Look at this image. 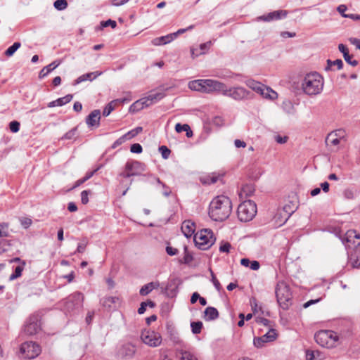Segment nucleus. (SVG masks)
<instances>
[{
	"instance_id": "1",
	"label": "nucleus",
	"mask_w": 360,
	"mask_h": 360,
	"mask_svg": "<svg viewBox=\"0 0 360 360\" xmlns=\"http://www.w3.org/2000/svg\"><path fill=\"white\" fill-rule=\"evenodd\" d=\"M232 202L226 195H218L212 199L209 206V216L215 221H223L231 214Z\"/></svg>"
},
{
	"instance_id": "2",
	"label": "nucleus",
	"mask_w": 360,
	"mask_h": 360,
	"mask_svg": "<svg viewBox=\"0 0 360 360\" xmlns=\"http://www.w3.org/2000/svg\"><path fill=\"white\" fill-rule=\"evenodd\" d=\"M323 87V77L317 72L307 74L302 80V89L309 96L320 94Z\"/></svg>"
},
{
	"instance_id": "3",
	"label": "nucleus",
	"mask_w": 360,
	"mask_h": 360,
	"mask_svg": "<svg viewBox=\"0 0 360 360\" xmlns=\"http://www.w3.org/2000/svg\"><path fill=\"white\" fill-rule=\"evenodd\" d=\"M215 240L211 229H202L193 236L195 246L202 250L209 249L214 243Z\"/></svg>"
},
{
	"instance_id": "4",
	"label": "nucleus",
	"mask_w": 360,
	"mask_h": 360,
	"mask_svg": "<svg viewBox=\"0 0 360 360\" xmlns=\"http://www.w3.org/2000/svg\"><path fill=\"white\" fill-rule=\"evenodd\" d=\"M276 297L279 306L284 310L289 309L292 304V294L288 285L280 282L276 287Z\"/></svg>"
},
{
	"instance_id": "5",
	"label": "nucleus",
	"mask_w": 360,
	"mask_h": 360,
	"mask_svg": "<svg viewBox=\"0 0 360 360\" xmlns=\"http://www.w3.org/2000/svg\"><path fill=\"white\" fill-rule=\"evenodd\" d=\"M257 212L256 203L250 200H245L238 207L237 214L240 221L248 222L251 221Z\"/></svg>"
},
{
	"instance_id": "6",
	"label": "nucleus",
	"mask_w": 360,
	"mask_h": 360,
	"mask_svg": "<svg viewBox=\"0 0 360 360\" xmlns=\"http://www.w3.org/2000/svg\"><path fill=\"white\" fill-rule=\"evenodd\" d=\"M314 339L321 347L333 348L335 347L338 337L333 330H319L315 333Z\"/></svg>"
},
{
	"instance_id": "7",
	"label": "nucleus",
	"mask_w": 360,
	"mask_h": 360,
	"mask_svg": "<svg viewBox=\"0 0 360 360\" xmlns=\"http://www.w3.org/2000/svg\"><path fill=\"white\" fill-rule=\"evenodd\" d=\"M223 96L231 97L236 101H242L251 98L253 94L241 86L227 88L226 85Z\"/></svg>"
},
{
	"instance_id": "8",
	"label": "nucleus",
	"mask_w": 360,
	"mask_h": 360,
	"mask_svg": "<svg viewBox=\"0 0 360 360\" xmlns=\"http://www.w3.org/2000/svg\"><path fill=\"white\" fill-rule=\"evenodd\" d=\"M20 353L25 359H32L37 357L41 353V347L37 343L30 341L22 343L20 348Z\"/></svg>"
},
{
	"instance_id": "9",
	"label": "nucleus",
	"mask_w": 360,
	"mask_h": 360,
	"mask_svg": "<svg viewBox=\"0 0 360 360\" xmlns=\"http://www.w3.org/2000/svg\"><path fill=\"white\" fill-rule=\"evenodd\" d=\"M41 329V316L37 314H32L26 321L24 332L28 335L37 333Z\"/></svg>"
},
{
	"instance_id": "10",
	"label": "nucleus",
	"mask_w": 360,
	"mask_h": 360,
	"mask_svg": "<svg viewBox=\"0 0 360 360\" xmlns=\"http://www.w3.org/2000/svg\"><path fill=\"white\" fill-rule=\"evenodd\" d=\"M141 338L144 344L151 347H158L162 341V336L158 332L149 330L142 331Z\"/></svg>"
},
{
	"instance_id": "11",
	"label": "nucleus",
	"mask_w": 360,
	"mask_h": 360,
	"mask_svg": "<svg viewBox=\"0 0 360 360\" xmlns=\"http://www.w3.org/2000/svg\"><path fill=\"white\" fill-rule=\"evenodd\" d=\"M204 93L218 92L223 95L226 84L217 80L204 79Z\"/></svg>"
},
{
	"instance_id": "12",
	"label": "nucleus",
	"mask_w": 360,
	"mask_h": 360,
	"mask_svg": "<svg viewBox=\"0 0 360 360\" xmlns=\"http://www.w3.org/2000/svg\"><path fill=\"white\" fill-rule=\"evenodd\" d=\"M136 346L130 342L122 345L117 352V355L122 359H131L136 354Z\"/></svg>"
},
{
	"instance_id": "13",
	"label": "nucleus",
	"mask_w": 360,
	"mask_h": 360,
	"mask_svg": "<svg viewBox=\"0 0 360 360\" xmlns=\"http://www.w3.org/2000/svg\"><path fill=\"white\" fill-rule=\"evenodd\" d=\"M84 300V295L80 292H75L65 299V305L68 309L82 307Z\"/></svg>"
},
{
	"instance_id": "14",
	"label": "nucleus",
	"mask_w": 360,
	"mask_h": 360,
	"mask_svg": "<svg viewBox=\"0 0 360 360\" xmlns=\"http://www.w3.org/2000/svg\"><path fill=\"white\" fill-rule=\"evenodd\" d=\"M278 334L275 329H269V330L262 336L254 338V346L257 348H261L264 345L265 343L275 340Z\"/></svg>"
},
{
	"instance_id": "15",
	"label": "nucleus",
	"mask_w": 360,
	"mask_h": 360,
	"mask_svg": "<svg viewBox=\"0 0 360 360\" xmlns=\"http://www.w3.org/2000/svg\"><path fill=\"white\" fill-rule=\"evenodd\" d=\"M288 15V11L285 10H278L270 12L266 15H263L258 17V19L262 21L270 22L273 20H278L285 18Z\"/></svg>"
},
{
	"instance_id": "16",
	"label": "nucleus",
	"mask_w": 360,
	"mask_h": 360,
	"mask_svg": "<svg viewBox=\"0 0 360 360\" xmlns=\"http://www.w3.org/2000/svg\"><path fill=\"white\" fill-rule=\"evenodd\" d=\"M101 305L107 310L115 309L120 304V299L117 296L105 297L100 301Z\"/></svg>"
},
{
	"instance_id": "17",
	"label": "nucleus",
	"mask_w": 360,
	"mask_h": 360,
	"mask_svg": "<svg viewBox=\"0 0 360 360\" xmlns=\"http://www.w3.org/2000/svg\"><path fill=\"white\" fill-rule=\"evenodd\" d=\"M101 111L100 110H94L86 117V124L89 127L97 128L100 125Z\"/></svg>"
},
{
	"instance_id": "18",
	"label": "nucleus",
	"mask_w": 360,
	"mask_h": 360,
	"mask_svg": "<svg viewBox=\"0 0 360 360\" xmlns=\"http://www.w3.org/2000/svg\"><path fill=\"white\" fill-rule=\"evenodd\" d=\"M145 164L136 160L128 161L125 165V169L136 173V176L140 175L141 172L145 171Z\"/></svg>"
},
{
	"instance_id": "19",
	"label": "nucleus",
	"mask_w": 360,
	"mask_h": 360,
	"mask_svg": "<svg viewBox=\"0 0 360 360\" xmlns=\"http://www.w3.org/2000/svg\"><path fill=\"white\" fill-rule=\"evenodd\" d=\"M181 229L186 238H190L195 234V224L191 220H185L182 223Z\"/></svg>"
},
{
	"instance_id": "20",
	"label": "nucleus",
	"mask_w": 360,
	"mask_h": 360,
	"mask_svg": "<svg viewBox=\"0 0 360 360\" xmlns=\"http://www.w3.org/2000/svg\"><path fill=\"white\" fill-rule=\"evenodd\" d=\"M15 243L14 240H0V255L13 251Z\"/></svg>"
},
{
	"instance_id": "21",
	"label": "nucleus",
	"mask_w": 360,
	"mask_h": 360,
	"mask_svg": "<svg viewBox=\"0 0 360 360\" xmlns=\"http://www.w3.org/2000/svg\"><path fill=\"white\" fill-rule=\"evenodd\" d=\"M73 98L72 94H68L64 97L59 98L55 101H53L48 103L49 108H53L56 106H63L68 103H70Z\"/></svg>"
},
{
	"instance_id": "22",
	"label": "nucleus",
	"mask_w": 360,
	"mask_h": 360,
	"mask_svg": "<svg viewBox=\"0 0 360 360\" xmlns=\"http://www.w3.org/2000/svg\"><path fill=\"white\" fill-rule=\"evenodd\" d=\"M150 106V103H148L146 99V98H142L136 102H134L129 108V110L132 112H136L141 110H143L145 108Z\"/></svg>"
},
{
	"instance_id": "23",
	"label": "nucleus",
	"mask_w": 360,
	"mask_h": 360,
	"mask_svg": "<svg viewBox=\"0 0 360 360\" xmlns=\"http://www.w3.org/2000/svg\"><path fill=\"white\" fill-rule=\"evenodd\" d=\"M60 62L58 60H54L49 65L44 67L39 73V78L42 79L46 77L50 72H51L53 70H55L59 65Z\"/></svg>"
},
{
	"instance_id": "24",
	"label": "nucleus",
	"mask_w": 360,
	"mask_h": 360,
	"mask_svg": "<svg viewBox=\"0 0 360 360\" xmlns=\"http://www.w3.org/2000/svg\"><path fill=\"white\" fill-rule=\"evenodd\" d=\"M205 320L207 321H214L219 318V311L218 310L213 307H207L205 311Z\"/></svg>"
},
{
	"instance_id": "25",
	"label": "nucleus",
	"mask_w": 360,
	"mask_h": 360,
	"mask_svg": "<svg viewBox=\"0 0 360 360\" xmlns=\"http://www.w3.org/2000/svg\"><path fill=\"white\" fill-rule=\"evenodd\" d=\"M101 75V72H98V71L94 72H89V73L84 74V75L79 76L77 79H75L73 84L77 85V84H79V83L86 81V80L92 81L93 79H94L95 78H96L98 76H99Z\"/></svg>"
},
{
	"instance_id": "26",
	"label": "nucleus",
	"mask_w": 360,
	"mask_h": 360,
	"mask_svg": "<svg viewBox=\"0 0 360 360\" xmlns=\"http://www.w3.org/2000/svg\"><path fill=\"white\" fill-rule=\"evenodd\" d=\"M165 289H166L168 296H170V297L174 296L176 294L177 289H178L177 280L176 279L170 280L168 282Z\"/></svg>"
},
{
	"instance_id": "27",
	"label": "nucleus",
	"mask_w": 360,
	"mask_h": 360,
	"mask_svg": "<svg viewBox=\"0 0 360 360\" xmlns=\"http://www.w3.org/2000/svg\"><path fill=\"white\" fill-rule=\"evenodd\" d=\"M165 94L163 92H151L148 96L145 97L147 102L150 105L160 101L165 97Z\"/></svg>"
},
{
	"instance_id": "28",
	"label": "nucleus",
	"mask_w": 360,
	"mask_h": 360,
	"mask_svg": "<svg viewBox=\"0 0 360 360\" xmlns=\"http://www.w3.org/2000/svg\"><path fill=\"white\" fill-rule=\"evenodd\" d=\"M159 286L158 282H150L148 283L140 289L139 293L142 296L148 295L153 289L157 288Z\"/></svg>"
},
{
	"instance_id": "29",
	"label": "nucleus",
	"mask_w": 360,
	"mask_h": 360,
	"mask_svg": "<svg viewBox=\"0 0 360 360\" xmlns=\"http://www.w3.org/2000/svg\"><path fill=\"white\" fill-rule=\"evenodd\" d=\"M204 79L191 81L188 83L190 89L204 93Z\"/></svg>"
},
{
	"instance_id": "30",
	"label": "nucleus",
	"mask_w": 360,
	"mask_h": 360,
	"mask_svg": "<svg viewBox=\"0 0 360 360\" xmlns=\"http://www.w3.org/2000/svg\"><path fill=\"white\" fill-rule=\"evenodd\" d=\"M174 40V37H172V34H169L166 36H162L160 37H157L152 41V43L155 46L164 45L167 43L171 42Z\"/></svg>"
},
{
	"instance_id": "31",
	"label": "nucleus",
	"mask_w": 360,
	"mask_h": 360,
	"mask_svg": "<svg viewBox=\"0 0 360 360\" xmlns=\"http://www.w3.org/2000/svg\"><path fill=\"white\" fill-rule=\"evenodd\" d=\"M246 84L250 89L259 94L262 91H268L265 85L253 79L248 80Z\"/></svg>"
},
{
	"instance_id": "32",
	"label": "nucleus",
	"mask_w": 360,
	"mask_h": 360,
	"mask_svg": "<svg viewBox=\"0 0 360 360\" xmlns=\"http://www.w3.org/2000/svg\"><path fill=\"white\" fill-rule=\"evenodd\" d=\"M153 179V181H155L158 185H160L162 187V195L165 197H169L172 193L171 188L167 186L165 183H163L159 177L150 175Z\"/></svg>"
},
{
	"instance_id": "33",
	"label": "nucleus",
	"mask_w": 360,
	"mask_h": 360,
	"mask_svg": "<svg viewBox=\"0 0 360 360\" xmlns=\"http://www.w3.org/2000/svg\"><path fill=\"white\" fill-rule=\"evenodd\" d=\"M297 206L294 204L290 205L287 204L285 205L283 208V212H285V219L283 222V224L285 223L287 220L289 219V217L295 212V211L297 209Z\"/></svg>"
},
{
	"instance_id": "34",
	"label": "nucleus",
	"mask_w": 360,
	"mask_h": 360,
	"mask_svg": "<svg viewBox=\"0 0 360 360\" xmlns=\"http://www.w3.org/2000/svg\"><path fill=\"white\" fill-rule=\"evenodd\" d=\"M184 257L179 260L180 264H189L193 260V255L188 251V247L186 245L184 248Z\"/></svg>"
},
{
	"instance_id": "35",
	"label": "nucleus",
	"mask_w": 360,
	"mask_h": 360,
	"mask_svg": "<svg viewBox=\"0 0 360 360\" xmlns=\"http://www.w3.org/2000/svg\"><path fill=\"white\" fill-rule=\"evenodd\" d=\"M333 66H337L338 70H341L343 68V62L341 59H337L335 60H331L330 59L327 60V66L325 68L326 71H329L332 70Z\"/></svg>"
},
{
	"instance_id": "36",
	"label": "nucleus",
	"mask_w": 360,
	"mask_h": 360,
	"mask_svg": "<svg viewBox=\"0 0 360 360\" xmlns=\"http://www.w3.org/2000/svg\"><path fill=\"white\" fill-rule=\"evenodd\" d=\"M307 360H321V354L319 351H313L307 349L306 351Z\"/></svg>"
},
{
	"instance_id": "37",
	"label": "nucleus",
	"mask_w": 360,
	"mask_h": 360,
	"mask_svg": "<svg viewBox=\"0 0 360 360\" xmlns=\"http://www.w3.org/2000/svg\"><path fill=\"white\" fill-rule=\"evenodd\" d=\"M266 89L268 91H262L260 92V94L265 98H269L270 100H274L277 98L278 94L276 91L272 90L270 87H268L266 86Z\"/></svg>"
},
{
	"instance_id": "38",
	"label": "nucleus",
	"mask_w": 360,
	"mask_h": 360,
	"mask_svg": "<svg viewBox=\"0 0 360 360\" xmlns=\"http://www.w3.org/2000/svg\"><path fill=\"white\" fill-rule=\"evenodd\" d=\"M26 264L25 261L22 262V265L17 266L14 270V272L10 276L9 279L13 281L17 278L21 276L22 272L24 269V266Z\"/></svg>"
},
{
	"instance_id": "39",
	"label": "nucleus",
	"mask_w": 360,
	"mask_h": 360,
	"mask_svg": "<svg viewBox=\"0 0 360 360\" xmlns=\"http://www.w3.org/2000/svg\"><path fill=\"white\" fill-rule=\"evenodd\" d=\"M340 139L337 137L336 134L330 133L326 139V143L329 146H337L340 143Z\"/></svg>"
},
{
	"instance_id": "40",
	"label": "nucleus",
	"mask_w": 360,
	"mask_h": 360,
	"mask_svg": "<svg viewBox=\"0 0 360 360\" xmlns=\"http://www.w3.org/2000/svg\"><path fill=\"white\" fill-rule=\"evenodd\" d=\"M352 238L360 239V234L358 233L355 230H349L346 233V236L342 238V243H345V242H351V239Z\"/></svg>"
},
{
	"instance_id": "41",
	"label": "nucleus",
	"mask_w": 360,
	"mask_h": 360,
	"mask_svg": "<svg viewBox=\"0 0 360 360\" xmlns=\"http://www.w3.org/2000/svg\"><path fill=\"white\" fill-rule=\"evenodd\" d=\"M282 108L288 114H293L295 111L293 104L290 101H284L282 103Z\"/></svg>"
},
{
	"instance_id": "42",
	"label": "nucleus",
	"mask_w": 360,
	"mask_h": 360,
	"mask_svg": "<svg viewBox=\"0 0 360 360\" xmlns=\"http://www.w3.org/2000/svg\"><path fill=\"white\" fill-rule=\"evenodd\" d=\"M21 44L20 42H14L13 45L9 46L5 51L4 54L8 56H12L14 53L20 47Z\"/></svg>"
},
{
	"instance_id": "43",
	"label": "nucleus",
	"mask_w": 360,
	"mask_h": 360,
	"mask_svg": "<svg viewBox=\"0 0 360 360\" xmlns=\"http://www.w3.org/2000/svg\"><path fill=\"white\" fill-rule=\"evenodd\" d=\"M118 101L119 100H113L108 103L103 110V115L105 117L108 116L111 112L114 110L115 107V103Z\"/></svg>"
},
{
	"instance_id": "44",
	"label": "nucleus",
	"mask_w": 360,
	"mask_h": 360,
	"mask_svg": "<svg viewBox=\"0 0 360 360\" xmlns=\"http://www.w3.org/2000/svg\"><path fill=\"white\" fill-rule=\"evenodd\" d=\"M142 131H143V128L141 127H137L129 131L127 133L124 134V136L127 140H129V139L135 137L136 136H137Z\"/></svg>"
},
{
	"instance_id": "45",
	"label": "nucleus",
	"mask_w": 360,
	"mask_h": 360,
	"mask_svg": "<svg viewBox=\"0 0 360 360\" xmlns=\"http://www.w3.org/2000/svg\"><path fill=\"white\" fill-rule=\"evenodd\" d=\"M203 324L201 321H193L191 323V328L193 334H199L201 333Z\"/></svg>"
},
{
	"instance_id": "46",
	"label": "nucleus",
	"mask_w": 360,
	"mask_h": 360,
	"mask_svg": "<svg viewBox=\"0 0 360 360\" xmlns=\"http://www.w3.org/2000/svg\"><path fill=\"white\" fill-rule=\"evenodd\" d=\"M180 354V360H198L197 357L190 352L181 350Z\"/></svg>"
},
{
	"instance_id": "47",
	"label": "nucleus",
	"mask_w": 360,
	"mask_h": 360,
	"mask_svg": "<svg viewBox=\"0 0 360 360\" xmlns=\"http://www.w3.org/2000/svg\"><path fill=\"white\" fill-rule=\"evenodd\" d=\"M53 6L58 11H63L68 7V4L66 0H56L54 1Z\"/></svg>"
},
{
	"instance_id": "48",
	"label": "nucleus",
	"mask_w": 360,
	"mask_h": 360,
	"mask_svg": "<svg viewBox=\"0 0 360 360\" xmlns=\"http://www.w3.org/2000/svg\"><path fill=\"white\" fill-rule=\"evenodd\" d=\"M219 176L212 175L207 176L201 179V182L203 184H215L218 181Z\"/></svg>"
},
{
	"instance_id": "49",
	"label": "nucleus",
	"mask_w": 360,
	"mask_h": 360,
	"mask_svg": "<svg viewBox=\"0 0 360 360\" xmlns=\"http://www.w3.org/2000/svg\"><path fill=\"white\" fill-rule=\"evenodd\" d=\"M77 131V127H74L70 131H68L67 133L64 134V136L62 137V139H67L70 140L75 138L76 135V132Z\"/></svg>"
},
{
	"instance_id": "50",
	"label": "nucleus",
	"mask_w": 360,
	"mask_h": 360,
	"mask_svg": "<svg viewBox=\"0 0 360 360\" xmlns=\"http://www.w3.org/2000/svg\"><path fill=\"white\" fill-rule=\"evenodd\" d=\"M159 151L164 159H167L171 153V150L166 146H160Z\"/></svg>"
},
{
	"instance_id": "51",
	"label": "nucleus",
	"mask_w": 360,
	"mask_h": 360,
	"mask_svg": "<svg viewBox=\"0 0 360 360\" xmlns=\"http://www.w3.org/2000/svg\"><path fill=\"white\" fill-rule=\"evenodd\" d=\"M108 26H110L112 29H115L117 27L116 21L111 19H108V20L101 22V28L106 27Z\"/></svg>"
},
{
	"instance_id": "52",
	"label": "nucleus",
	"mask_w": 360,
	"mask_h": 360,
	"mask_svg": "<svg viewBox=\"0 0 360 360\" xmlns=\"http://www.w3.org/2000/svg\"><path fill=\"white\" fill-rule=\"evenodd\" d=\"M20 122L18 121H15V120L12 121L9 123V129H10L11 131L13 133L18 132L20 130Z\"/></svg>"
},
{
	"instance_id": "53",
	"label": "nucleus",
	"mask_w": 360,
	"mask_h": 360,
	"mask_svg": "<svg viewBox=\"0 0 360 360\" xmlns=\"http://www.w3.org/2000/svg\"><path fill=\"white\" fill-rule=\"evenodd\" d=\"M91 193L90 190H84L81 193V202L83 205L89 202V195Z\"/></svg>"
},
{
	"instance_id": "54",
	"label": "nucleus",
	"mask_w": 360,
	"mask_h": 360,
	"mask_svg": "<svg viewBox=\"0 0 360 360\" xmlns=\"http://www.w3.org/2000/svg\"><path fill=\"white\" fill-rule=\"evenodd\" d=\"M210 271H211L212 281L213 283V285H214L216 290L219 292L222 289L221 285L220 284L219 281L216 278L213 271L212 270Z\"/></svg>"
},
{
	"instance_id": "55",
	"label": "nucleus",
	"mask_w": 360,
	"mask_h": 360,
	"mask_svg": "<svg viewBox=\"0 0 360 360\" xmlns=\"http://www.w3.org/2000/svg\"><path fill=\"white\" fill-rule=\"evenodd\" d=\"M20 222L23 228L27 229L31 226L32 221L31 219L27 217H21L20 218Z\"/></svg>"
},
{
	"instance_id": "56",
	"label": "nucleus",
	"mask_w": 360,
	"mask_h": 360,
	"mask_svg": "<svg viewBox=\"0 0 360 360\" xmlns=\"http://www.w3.org/2000/svg\"><path fill=\"white\" fill-rule=\"evenodd\" d=\"M130 151L133 153H137L139 154L142 153L143 148L141 144L139 143H134L130 147Z\"/></svg>"
},
{
	"instance_id": "57",
	"label": "nucleus",
	"mask_w": 360,
	"mask_h": 360,
	"mask_svg": "<svg viewBox=\"0 0 360 360\" xmlns=\"http://www.w3.org/2000/svg\"><path fill=\"white\" fill-rule=\"evenodd\" d=\"M352 58L353 56L349 55V53L348 55H346L344 57V59L348 64L351 65L353 67H356L359 64V62L356 60H353Z\"/></svg>"
},
{
	"instance_id": "58",
	"label": "nucleus",
	"mask_w": 360,
	"mask_h": 360,
	"mask_svg": "<svg viewBox=\"0 0 360 360\" xmlns=\"http://www.w3.org/2000/svg\"><path fill=\"white\" fill-rule=\"evenodd\" d=\"M189 125L187 124H181V123H177L175 125V130L177 133H181L182 131H186L188 129H189Z\"/></svg>"
},
{
	"instance_id": "59",
	"label": "nucleus",
	"mask_w": 360,
	"mask_h": 360,
	"mask_svg": "<svg viewBox=\"0 0 360 360\" xmlns=\"http://www.w3.org/2000/svg\"><path fill=\"white\" fill-rule=\"evenodd\" d=\"M231 244L229 242H223L221 243L219 247V251L222 252H229L231 249Z\"/></svg>"
},
{
	"instance_id": "60",
	"label": "nucleus",
	"mask_w": 360,
	"mask_h": 360,
	"mask_svg": "<svg viewBox=\"0 0 360 360\" xmlns=\"http://www.w3.org/2000/svg\"><path fill=\"white\" fill-rule=\"evenodd\" d=\"M347 10V7L345 5H344V4H341V5L338 6V8H337V11H338V13L343 18H347V16H348V15H349V14L345 13Z\"/></svg>"
},
{
	"instance_id": "61",
	"label": "nucleus",
	"mask_w": 360,
	"mask_h": 360,
	"mask_svg": "<svg viewBox=\"0 0 360 360\" xmlns=\"http://www.w3.org/2000/svg\"><path fill=\"white\" fill-rule=\"evenodd\" d=\"M166 252L167 253V255H169L170 256H174L179 253V250L177 248L167 245L166 247Z\"/></svg>"
},
{
	"instance_id": "62",
	"label": "nucleus",
	"mask_w": 360,
	"mask_h": 360,
	"mask_svg": "<svg viewBox=\"0 0 360 360\" xmlns=\"http://www.w3.org/2000/svg\"><path fill=\"white\" fill-rule=\"evenodd\" d=\"M242 191L246 195H251L254 192V189L251 185H245L242 188Z\"/></svg>"
},
{
	"instance_id": "63",
	"label": "nucleus",
	"mask_w": 360,
	"mask_h": 360,
	"mask_svg": "<svg viewBox=\"0 0 360 360\" xmlns=\"http://www.w3.org/2000/svg\"><path fill=\"white\" fill-rule=\"evenodd\" d=\"M126 141L127 139L124 137V136H122L113 143V144L112 145V148H116L117 146L124 143Z\"/></svg>"
},
{
	"instance_id": "64",
	"label": "nucleus",
	"mask_w": 360,
	"mask_h": 360,
	"mask_svg": "<svg viewBox=\"0 0 360 360\" xmlns=\"http://www.w3.org/2000/svg\"><path fill=\"white\" fill-rule=\"evenodd\" d=\"M169 335H170V339L174 342L178 343L179 342V338L177 335V333L173 328H172L171 330L169 331Z\"/></svg>"
}]
</instances>
